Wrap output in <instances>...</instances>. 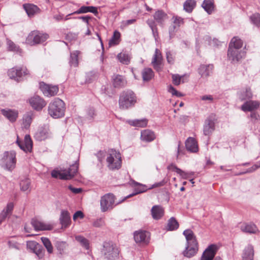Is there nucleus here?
<instances>
[{
	"instance_id": "cd10ccee",
	"label": "nucleus",
	"mask_w": 260,
	"mask_h": 260,
	"mask_svg": "<svg viewBox=\"0 0 260 260\" xmlns=\"http://www.w3.org/2000/svg\"><path fill=\"white\" fill-rule=\"evenodd\" d=\"M185 147L188 151L196 152L198 150V147L196 140L191 137L188 138L185 142Z\"/></svg>"
},
{
	"instance_id": "f03ea898",
	"label": "nucleus",
	"mask_w": 260,
	"mask_h": 260,
	"mask_svg": "<svg viewBox=\"0 0 260 260\" xmlns=\"http://www.w3.org/2000/svg\"><path fill=\"white\" fill-rule=\"evenodd\" d=\"M65 109V104L63 101L57 98L49 104L48 110L51 117L58 118L64 116Z\"/></svg>"
},
{
	"instance_id": "6ab92c4d",
	"label": "nucleus",
	"mask_w": 260,
	"mask_h": 260,
	"mask_svg": "<svg viewBox=\"0 0 260 260\" xmlns=\"http://www.w3.org/2000/svg\"><path fill=\"white\" fill-rule=\"evenodd\" d=\"M153 17L155 22L161 26H164L165 21L168 19V14L162 10L156 11Z\"/></svg>"
},
{
	"instance_id": "f3484780",
	"label": "nucleus",
	"mask_w": 260,
	"mask_h": 260,
	"mask_svg": "<svg viewBox=\"0 0 260 260\" xmlns=\"http://www.w3.org/2000/svg\"><path fill=\"white\" fill-rule=\"evenodd\" d=\"M161 54L159 50L156 48L155 49V53L153 55L151 63L153 65L154 69L157 72H159L161 70Z\"/></svg>"
},
{
	"instance_id": "052dcab7",
	"label": "nucleus",
	"mask_w": 260,
	"mask_h": 260,
	"mask_svg": "<svg viewBox=\"0 0 260 260\" xmlns=\"http://www.w3.org/2000/svg\"><path fill=\"white\" fill-rule=\"evenodd\" d=\"M183 76H180L178 74H174L172 75V81L174 85H179L181 83V78Z\"/></svg>"
},
{
	"instance_id": "69168bd1",
	"label": "nucleus",
	"mask_w": 260,
	"mask_h": 260,
	"mask_svg": "<svg viewBox=\"0 0 260 260\" xmlns=\"http://www.w3.org/2000/svg\"><path fill=\"white\" fill-rule=\"evenodd\" d=\"M167 182H168V179H166L165 178L162 181L153 184L152 185V187H151V188L162 186L165 185L167 183Z\"/></svg>"
},
{
	"instance_id": "79ce46f5",
	"label": "nucleus",
	"mask_w": 260,
	"mask_h": 260,
	"mask_svg": "<svg viewBox=\"0 0 260 260\" xmlns=\"http://www.w3.org/2000/svg\"><path fill=\"white\" fill-rule=\"evenodd\" d=\"M148 121L146 118L129 121V123L134 126L144 127L146 126Z\"/></svg>"
},
{
	"instance_id": "1a4fd4ad",
	"label": "nucleus",
	"mask_w": 260,
	"mask_h": 260,
	"mask_svg": "<svg viewBox=\"0 0 260 260\" xmlns=\"http://www.w3.org/2000/svg\"><path fill=\"white\" fill-rule=\"evenodd\" d=\"M245 55V52L242 50L229 46L228 58L232 62H237Z\"/></svg>"
},
{
	"instance_id": "c756f323",
	"label": "nucleus",
	"mask_w": 260,
	"mask_h": 260,
	"mask_svg": "<svg viewBox=\"0 0 260 260\" xmlns=\"http://www.w3.org/2000/svg\"><path fill=\"white\" fill-rule=\"evenodd\" d=\"M254 255L253 247L251 245L246 246L243 252L242 260H253Z\"/></svg>"
},
{
	"instance_id": "c03bdc74",
	"label": "nucleus",
	"mask_w": 260,
	"mask_h": 260,
	"mask_svg": "<svg viewBox=\"0 0 260 260\" xmlns=\"http://www.w3.org/2000/svg\"><path fill=\"white\" fill-rule=\"evenodd\" d=\"M79 54V52L78 51L71 53L69 63L71 67H76L78 66Z\"/></svg>"
},
{
	"instance_id": "338daca9",
	"label": "nucleus",
	"mask_w": 260,
	"mask_h": 260,
	"mask_svg": "<svg viewBox=\"0 0 260 260\" xmlns=\"http://www.w3.org/2000/svg\"><path fill=\"white\" fill-rule=\"evenodd\" d=\"M104 225V221L102 218L96 219L93 223V225L96 228H100Z\"/></svg>"
},
{
	"instance_id": "774afa93",
	"label": "nucleus",
	"mask_w": 260,
	"mask_h": 260,
	"mask_svg": "<svg viewBox=\"0 0 260 260\" xmlns=\"http://www.w3.org/2000/svg\"><path fill=\"white\" fill-rule=\"evenodd\" d=\"M68 188L75 194L80 193L82 191V189L81 188H75L71 185L68 186Z\"/></svg>"
},
{
	"instance_id": "7c9ffc66",
	"label": "nucleus",
	"mask_w": 260,
	"mask_h": 260,
	"mask_svg": "<svg viewBox=\"0 0 260 260\" xmlns=\"http://www.w3.org/2000/svg\"><path fill=\"white\" fill-rule=\"evenodd\" d=\"M155 138L153 132L149 129H145L141 132V139L146 142H151Z\"/></svg>"
},
{
	"instance_id": "bf43d9fd",
	"label": "nucleus",
	"mask_w": 260,
	"mask_h": 260,
	"mask_svg": "<svg viewBox=\"0 0 260 260\" xmlns=\"http://www.w3.org/2000/svg\"><path fill=\"white\" fill-rule=\"evenodd\" d=\"M39 244H40L36 241H30L27 242L26 245L27 248L30 249L34 252L37 247H38Z\"/></svg>"
},
{
	"instance_id": "b1692460",
	"label": "nucleus",
	"mask_w": 260,
	"mask_h": 260,
	"mask_svg": "<svg viewBox=\"0 0 260 260\" xmlns=\"http://www.w3.org/2000/svg\"><path fill=\"white\" fill-rule=\"evenodd\" d=\"M238 96L239 99L243 101L252 99L253 94L250 87H245L238 93Z\"/></svg>"
},
{
	"instance_id": "e433bc0d",
	"label": "nucleus",
	"mask_w": 260,
	"mask_h": 260,
	"mask_svg": "<svg viewBox=\"0 0 260 260\" xmlns=\"http://www.w3.org/2000/svg\"><path fill=\"white\" fill-rule=\"evenodd\" d=\"M202 7L208 14H211L214 10V1L204 0Z\"/></svg>"
},
{
	"instance_id": "7ed1b4c3",
	"label": "nucleus",
	"mask_w": 260,
	"mask_h": 260,
	"mask_svg": "<svg viewBox=\"0 0 260 260\" xmlns=\"http://www.w3.org/2000/svg\"><path fill=\"white\" fill-rule=\"evenodd\" d=\"M107 166L110 170H118L121 167V157L119 152L111 149L107 157Z\"/></svg>"
},
{
	"instance_id": "bb28decb",
	"label": "nucleus",
	"mask_w": 260,
	"mask_h": 260,
	"mask_svg": "<svg viewBox=\"0 0 260 260\" xmlns=\"http://www.w3.org/2000/svg\"><path fill=\"white\" fill-rule=\"evenodd\" d=\"M59 220L62 227L67 228L71 221V216L69 212L67 210H62Z\"/></svg>"
},
{
	"instance_id": "ddd939ff",
	"label": "nucleus",
	"mask_w": 260,
	"mask_h": 260,
	"mask_svg": "<svg viewBox=\"0 0 260 260\" xmlns=\"http://www.w3.org/2000/svg\"><path fill=\"white\" fill-rule=\"evenodd\" d=\"M29 102L31 106L34 109L38 111L42 109L46 105V103L44 99L37 95L30 98Z\"/></svg>"
},
{
	"instance_id": "680f3d73",
	"label": "nucleus",
	"mask_w": 260,
	"mask_h": 260,
	"mask_svg": "<svg viewBox=\"0 0 260 260\" xmlns=\"http://www.w3.org/2000/svg\"><path fill=\"white\" fill-rule=\"evenodd\" d=\"M166 58L169 63L172 64L174 63V55L171 51L166 52Z\"/></svg>"
},
{
	"instance_id": "c9c22d12",
	"label": "nucleus",
	"mask_w": 260,
	"mask_h": 260,
	"mask_svg": "<svg viewBox=\"0 0 260 260\" xmlns=\"http://www.w3.org/2000/svg\"><path fill=\"white\" fill-rule=\"evenodd\" d=\"M243 41L238 37H234L231 40L229 46L231 47L236 48V49L242 50L241 48L243 46Z\"/></svg>"
},
{
	"instance_id": "ea45409f",
	"label": "nucleus",
	"mask_w": 260,
	"mask_h": 260,
	"mask_svg": "<svg viewBox=\"0 0 260 260\" xmlns=\"http://www.w3.org/2000/svg\"><path fill=\"white\" fill-rule=\"evenodd\" d=\"M142 75L144 81H148L153 77L154 73L151 69L145 68L142 72Z\"/></svg>"
},
{
	"instance_id": "a878e982",
	"label": "nucleus",
	"mask_w": 260,
	"mask_h": 260,
	"mask_svg": "<svg viewBox=\"0 0 260 260\" xmlns=\"http://www.w3.org/2000/svg\"><path fill=\"white\" fill-rule=\"evenodd\" d=\"M1 112L3 115L12 122L15 121L18 117V113L17 111L2 109Z\"/></svg>"
},
{
	"instance_id": "5701e85b",
	"label": "nucleus",
	"mask_w": 260,
	"mask_h": 260,
	"mask_svg": "<svg viewBox=\"0 0 260 260\" xmlns=\"http://www.w3.org/2000/svg\"><path fill=\"white\" fill-rule=\"evenodd\" d=\"M213 69L212 64H201L198 69V73L202 77H207L212 73Z\"/></svg>"
},
{
	"instance_id": "3c124183",
	"label": "nucleus",
	"mask_w": 260,
	"mask_h": 260,
	"mask_svg": "<svg viewBox=\"0 0 260 260\" xmlns=\"http://www.w3.org/2000/svg\"><path fill=\"white\" fill-rule=\"evenodd\" d=\"M30 185V181L29 179L26 178L24 180H21L20 182V186L21 190L30 191L29 190V186Z\"/></svg>"
},
{
	"instance_id": "603ef678",
	"label": "nucleus",
	"mask_w": 260,
	"mask_h": 260,
	"mask_svg": "<svg viewBox=\"0 0 260 260\" xmlns=\"http://www.w3.org/2000/svg\"><path fill=\"white\" fill-rule=\"evenodd\" d=\"M51 176L54 178H59L60 179L67 180L66 173L60 172L58 171L53 170L51 172Z\"/></svg>"
},
{
	"instance_id": "e2e57ef3",
	"label": "nucleus",
	"mask_w": 260,
	"mask_h": 260,
	"mask_svg": "<svg viewBox=\"0 0 260 260\" xmlns=\"http://www.w3.org/2000/svg\"><path fill=\"white\" fill-rule=\"evenodd\" d=\"M177 29V26L175 25H171L170 26L169 29L170 40L172 39L174 37Z\"/></svg>"
},
{
	"instance_id": "dca6fc26",
	"label": "nucleus",
	"mask_w": 260,
	"mask_h": 260,
	"mask_svg": "<svg viewBox=\"0 0 260 260\" xmlns=\"http://www.w3.org/2000/svg\"><path fill=\"white\" fill-rule=\"evenodd\" d=\"M198 251V243H186L183 254L187 257H191L196 255Z\"/></svg>"
},
{
	"instance_id": "a19ab883",
	"label": "nucleus",
	"mask_w": 260,
	"mask_h": 260,
	"mask_svg": "<svg viewBox=\"0 0 260 260\" xmlns=\"http://www.w3.org/2000/svg\"><path fill=\"white\" fill-rule=\"evenodd\" d=\"M120 40V34L117 30L114 31L113 35L109 40V45L110 46H115L118 44Z\"/></svg>"
},
{
	"instance_id": "f8f14e48",
	"label": "nucleus",
	"mask_w": 260,
	"mask_h": 260,
	"mask_svg": "<svg viewBox=\"0 0 260 260\" xmlns=\"http://www.w3.org/2000/svg\"><path fill=\"white\" fill-rule=\"evenodd\" d=\"M16 143L20 148L25 152H30L32 148V141L29 135H26L24 137V142H22L19 140L17 136Z\"/></svg>"
},
{
	"instance_id": "58836bf2",
	"label": "nucleus",
	"mask_w": 260,
	"mask_h": 260,
	"mask_svg": "<svg viewBox=\"0 0 260 260\" xmlns=\"http://www.w3.org/2000/svg\"><path fill=\"white\" fill-rule=\"evenodd\" d=\"M179 228V223L174 217H171L168 221L166 229L167 231H174Z\"/></svg>"
},
{
	"instance_id": "c85d7f7f",
	"label": "nucleus",
	"mask_w": 260,
	"mask_h": 260,
	"mask_svg": "<svg viewBox=\"0 0 260 260\" xmlns=\"http://www.w3.org/2000/svg\"><path fill=\"white\" fill-rule=\"evenodd\" d=\"M90 12L94 15L98 14V8L94 6H82L79 9L76 11L74 12L72 14H83Z\"/></svg>"
},
{
	"instance_id": "423d86ee",
	"label": "nucleus",
	"mask_w": 260,
	"mask_h": 260,
	"mask_svg": "<svg viewBox=\"0 0 260 260\" xmlns=\"http://www.w3.org/2000/svg\"><path fill=\"white\" fill-rule=\"evenodd\" d=\"M102 252L105 258L109 260H113L119 254V251L116 245L112 242H104Z\"/></svg>"
},
{
	"instance_id": "6e6552de",
	"label": "nucleus",
	"mask_w": 260,
	"mask_h": 260,
	"mask_svg": "<svg viewBox=\"0 0 260 260\" xmlns=\"http://www.w3.org/2000/svg\"><path fill=\"white\" fill-rule=\"evenodd\" d=\"M29 74V71L25 67L12 68L8 70V75L10 78L17 82L21 80V78Z\"/></svg>"
},
{
	"instance_id": "a211bd4d",
	"label": "nucleus",
	"mask_w": 260,
	"mask_h": 260,
	"mask_svg": "<svg viewBox=\"0 0 260 260\" xmlns=\"http://www.w3.org/2000/svg\"><path fill=\"white\" fill-rule=\"evenodd\" d=\"M259 103L257 101L249 100L246 101L241 107V110L244 112H252L259 107Z\"/></svg>"
},
{
	"instance_id": "9b49d317",
	"label": "nucleus",
	"mask_w": 260,
	"mask_h": 260,
	"mask_svg": "<svg viewBox=\"0 0 260 260\" xmlns=\"http://www.w3.org/2000/svg\"><path fill=\"white\" fill-rule=\"evenodd\" d=\"M215 130V117L213 115L208 116L205 120L203 133L205 136H210Z\"/></svg>"
},
{
	"instance_id": "20e7f679",
	"label": "nucleus",
	"mask_w": 260,
	"mask_h": 260,
	"mask_svg": "<svg viewBox=\"0 0 260 260\" xmlns=\"http://www.w3.org/2000/svg\"><path fill=\"white\" fill-rule=\"evenodd\" d=\"M1 161L3 167L8 171H12L16 166V152L14 151H5Z\"/></svg>"
},
{
	"instance_id": "8fccbe9b",
	"label": "nucleus",
	"mask_w": 260,
	"mask_h": 260,
	"mask_svg": "<svg viewBox=\"0 0 260 260\" xmlns=\"http://www.w3.org/2000/svg\"><path fill=\"white\" fill-rule=\"evenodd\" d=\"M117 58L120 62L125 64H128L131 60V57L129 55L123 53H119Z\"/></svg>"
},
{
	"instance_id": "473e14b6",
	"label": "nucleus",
	"mask_w": 260,
	"mask_h": 260,
	"mask_svg": "<svg viewBox=\"0 0 260 260\" xmlns=\"http://www.w3.org/2000/svg\"><path fill=\"white\" fill-rule=\"evenodd\" d=\"M78 168L79 164L77 162V161H76L75 164L70 166L68 170L65 171V173H66V177L67 178V180L72 179L77 174L78 172Z\"/></svg>"
},
{
	"instance_id": "a18cd8bd",
	"label": "nucleus",
	"mask_w": 260,
	"mask_h": 260,
	"mask_svg": "<svg viewBox=\"0 0 260 260\" xmlns=\"http://www.w3.org/2000/svg\"><path fill=\"white\" fill-rule=\"evenodd\" d=\"M196 2L194 0H186L183 5L184 9L187 12L190 13L195 8Z\"/></svg>"
},
{
	"instance_id": "6e6d98bb",
	"label": "nucleus",
	"mask_w": 260,
	"mask_h": 260,
	"mask_svg": "<svg viewBox=\"0 0 260 260\" xmlns=\"http://www.w3.org/2000/svg\"><path fill=\"white\" fill-rule=\"evenodd\" d=\"M34 253H35L39 258H42L44 257L45 254V250L43 246L39 244L34 251Z\"/></svg>"
},
{
	"instance_id": "37998d69",
	"label": "nucleus",
	"mask_w": 260,
	"mask_h": 260,
	"mask_svg": "<svg viewBox=\"0 0 260 260\" xmlns=\"http://www.w3.org/2000/svg\"><path fill=\"white\" fill-rule=\"evenodd\" d=\"M32 119V114L27 113L24 115L23 117V128L27 129L31 123Z\"/></svg>"
},
{
	"instance_id": "de8ad7c7",
	"label": "nucleus",
	"mask_w": 260,
	"mask_h": 260,
	"mask_svg": "<svg viewBox=\"0 0 260 260\" xmlns=\"http://www.w3.org/2000/svg\"><path fill=\"white\" fill-rule=\"evenodd\" d=\"M168 169L175 171L177 174H179L184 179H187L188 178L187 173L182 171L180 169L177 168L175 165L173 164H171L169 166Z\"/></svg>"
},
{
	"instance_id": "2eb2a0df",
	"label": "nucleus",
	"mask_w": 260,
	"mask_h": 260,
	"mask_svg": "<svg viewBox=\"0 0 260 260\" xmlns=\"http://www.w3.org/2000/svg\"><path fill=\"white\" fill-rule=\"evenodd\" d=\"M217 246L215 244L209 245L203 252L201 260H212L217 250Z\"/></svg>"
},
{
	"instance_id": "4be33fe9",
	"label": "nucleus",
	"mask_w": 260,
	"mask_h": 260,
	"mask_svg": "<svg viewBox=\"0 0 260 260\" xmlns=\"http://www.w3.org/2000/svg\"><path fill=\"white\" fill-rule=\"evenodd\" d=\"M112 80L113 85L115 88H123L125 87L127 84L125 78L120 75H114Z\"/></svg>"
},
{
	"instance_id": "9d476101",
	"label": "nucleus",
	"mask_w": 260,
	"mask_h": 260,
	"mask_svg": "<svg viewBox=\"0 0 260 260\" xmlns=\"http://www.w3.org/2000/svg\"><path fill=\"white\" fill-rule=\"evenodd\" d=\"M40 88L44 95L47 97L56 95L59 91L58 86L47 84L43 82L40 83Z\"/></svg>"
},
{
	"instance_id": "13d9d810",
	"label": "nucleus",
	"mask_w": 260,
	"mask_h": 260,
	"mask_svg": "<svg viewBox=\"0 0 260 260\" xmlns=\"http://www.w3.org/2000/svg\"><path fill=\"white\" fill-rule=\"evenodd\" d=\"M172 19L173 20V24L177 26V28L178 29V28L180 27V26L184 22L183 19L181 17H178V16H174L172 18Z\"/></svg>"
},
{
	"instance_id": "5fc2aeb1",
	"label": "nucleus",
	"mask_w": 260,
	"mask_h": 260,
	"mask_svg": "<svg viewBox=\"0 0 260 260\" xmlns=\"http://www.w3.org/2000/svg\"><path fill=\"white\" fill-rule=\"evenodd\" d=\"M251 22L256 26H260V14L254 13L250 17Z\"/></svg>"
},
{
	"instance_id": "0eeeda50",
	"label": "nucleus",
	"mask_w": 260,
	"mask_h": 260,
	"mask_svg": "<svg viewBox=\"0 0 260 260\" xmlns=\"http://www.w3.org/2000/svg\"><path fill=\"white\" fill-rule=\"evenodd\" d=\"M115 203V197L111 193H106L101 197L100 201L101 209L102 212H106L113 208Z\"/></svg>"
},
{
	"instance_id": "412c9836",
	"label": "nucleus",
	"mask_w": 260,
	"mask_h": 260,
	"mask_svg": "<svg viewBox=\"0 0 260 260\" xmlns=\"http://www.w3.org/2000/svg\"><path fill=\"white\" fill-rule=\"evenodd\" d=\"M31 224L36 231L51 230L53 228L51 225L45 224L36 219H32Z\"/></svg>"
},
{
	"instance_id": "f704fd0d",
	"label": "nucleus",
	"mask_w": 260,
	"mask_h": 260,
	"mask_svg": "<svg viewBox=\"0 0 260 260\" xmlns=\"http://www.w3.org/2000/svg\"><path fill=\"white\" fill-rule=\"evenodd\" d=\"M151 212L152 217L155 219H160L164 215V210L160 206L155 205L153 206Z\"/></svg>"
},
{
	"instance_id": "2f4dec72",
	"label": "nucleus",
	"mask_w": 260,
	"mask_h": 260,
	"mask_svg": "<svg viewBox=\"0 0 260 260\" xmlns=\"http://www.w3.org/2000/svg\"><path fill=\"white\" fill-rule=\"evenodd\" d=\"M241 230L249 234H255L258 229L256 226L253 223H244L240 226Z\"/></svg>"
},
{
	"instance_id": "f257e3e1",
	"label": "nucleus",
	"mask_w": 260,
	"mask_h": 260,
	"mask_svg": "<svg viewBox=\"0 0 260 260\" xmlns=\"http://www.w3.org/2000/svg\"><path fill=\"white\" fill-rule=\"evenodd\" d=\"M136 102V95L132 90H125L120 93L119 99V106L121 109H127L134 106Z\"/></svg>"
},
{
	"instance_id": "864d4df0",
	"label": "nucleus",
	"mask_w": 260,
	"mask_h": 260,
	"mask_svg": "<svg viewBox=\"0 0 260 260\" xmlns=\"http://www.w3.org/2000/svg\"><path fill=\"white\" fill-rule=\"evenodd\" d=\"M7 45L8 46V49L9 51H18L19 50V47L8 39H7Z\"/></svg>"
},
{
	"instance_id": "49530a36",
	"label": "nucleus",
	"mask_w": 260,
	"mask_h": 260,
	"mask_svg": "<svg viewBox=\"0 0 260 260\" xmlns=\"http://www.w3.org/2000/svg\"><path fill=\"white\" fill-rule=\"evenodd\" d=\"M76 240L78 242L80 245L84 247L86 249H88L89 248V243L88 240L84 237L78 235L75 236Z\"/></svg>"
},
{
	"instance_id": "4c0bfd02",
	"label": "nucleus",
	"mask_w": 260,
	"mask_h": 260,
	"mask_svg": "<svg viewBox=\"0 0 260 260\" xmlns=\"http://www.w3.org/2000/svg\"><path fill=\"white\" fill-rule=\"evenodd\" d=\"M23 8L29 17L34 16L38 10L37 6L30 4L23 5Z\"/></svg>"
},
{
	"instance_id": "09e8293b",
	"label": "nucleus",
	"mask_w": 260,
	"mask_h": 260,
	"mask_svg": "<svg viewBox=\"0 0 260 260\" xmlns=\"http://www.w3.org/2000/svg\"><path fill=\"white\" fill-rule=\"evenodd\" d=\"M41 241L46 248L48 252L49 253H52L53 251V248L49 239L46 237H42Z\"/></svg>"
},
{
	"instance_id": "aec40b11",
	"label": "nucleus",
	"mask_w": 260,
	"mask_h": 260,
	"mask_svg": "<svg viewBox=\"0 0 260 260\" xmlns=\"http://www.w3.org/2000/svg\"><path fill=\"white\" fill-rule=\"evenodd\" d=\"M49 137V129L47 126L40 127L35 135L36 139L41 141L45 140Z\"/></svg>"
},
{
	"instance_id": "0e129e2a",
	"label": "nucleus",
	"mask_w": 260,
	"mask_h": 260,
	"mask_svg": "<svg viewBox=\"0 0 260 260\" xmlns=\"http://www.w3.org/2000/svg\"><path fill=\"white\" fill-rule=\"evenodd\" d=\"M8 243L10 248H14L17 250L20 249V244L14 240H10L8 241Z\"/></svg>"
},
{
	"instance_id": "4d7b16f0",
	"label": "nucleus",
	"mask_w": 260,
	"mask_h": 260,
	"mask_svg": "<svg viewBox=\"0 0 260 260\" xmlns=\"http://www.w3.org/2000/svg\"><path fill=\"white\" fill-rule=\"evenodd\" d=\"M146 190V189L145 188L144 186H143L142 185H140V186L137 189H136V190H135L136 191L135 192H134V193H133L132 194H130L128 195L127 196H126L125 198V199L129 198L130 197H133V196H134L135 195H136L137 194L144 192Z\"/></svg>"
},
{
	"instance_id": "4468645a",
	"label": "nucleus",
	"mask_w": 260,
	"mask_h": 260,
	"mask_svg": "<svg viewBox=\"0 0 260 260\" xmlns=\"http://www.w3.org/2000/svg\"><path fill=\"white\" fill-rule=\"evenodd\" d=\"M149 237V233L145 231H136L134 234V240L137 243L148 244Z\"/></svg>"
},
{
	"instance_id": "39448f33",
	"label": "nucleus",
	"mask_w": 260,
	"mask_h": 260,
	"mask_svg": "<svg viewBox=\"0 0 260 260\" xmlns=\"http://www.w3.org/2000/svg\"><path fill=\"white\" fill-rule=\"evenodd\" d=\"M49 36L38 30L31 31L26 39V43L31 46L41 44L46 41Z\"/></svg>"
},
{
	"instance_id": "72a5a7b5",
	"label": "nucleus",
	"mask_w": 260,
	"mask_h": 260,
	"mask_svg": "<svg viewBox=\"0 0 260 260\" xmlns=\"http://www.w3.org/2000/svg\"><path fill=\"white\" fill-rule=\"evenodd\" d=\"M183 235L185 237L186 243H198L196 237L192 231L190 229H187L184 231Z\"/></svg>"
},
{
	"instance_id": "393cba45",
	"label": "nucleus",
	"mask_w": 260,
	"mask_h": 260,
	"mask_svg": "<svg viewBox=\"0 0 260 260\" xmlns=\"http://www.w3.org/2000/svg\"><path fill=\"white\" fill-rule=\"evenodd\" d=\"M13 208L14 204L12 202H10L7 204L6 208L0 213V224L9 215L12 214Z\"/></svg>"
}]
</instances>
